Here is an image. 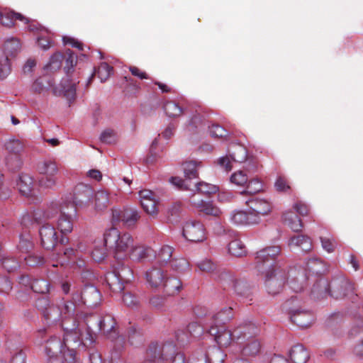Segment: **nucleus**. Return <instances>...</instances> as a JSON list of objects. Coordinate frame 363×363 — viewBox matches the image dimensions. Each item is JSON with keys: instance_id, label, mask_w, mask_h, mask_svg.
<instances>
[{"instance_id": "obj_12", "label": "nucleus", "mask_w": 363, "mask_h": 363, "mask_svg": "<svg viewBox=\"0 0 363 363\" xmlns=\"http://www.w3.org/2000/svg\"><path fill=\"white\" fill-rule=\"evenodd\" d=\"M66 348L62 340L57 336H52L46 341L45 351L48 363H63L61 354Z\"/></svg>"}, {"instance_id": "obj_50", "label": "nucleus", "mask_w": 363, "mask_h": 363, "mask_svg": "<svg viewBox=\"0 0 363 363\" xmlns=\"http://www.w3.org/2000/svg\"><path fill=\"white\" fill-rule=\"evenodd\" d=\"M208 363H223L226 357V354L220 347H212L208 353Z\"/></svg>"}, {"instance_id": "obj_19", "label": "nucleus", "mask_w": 363, "mask_h": 363, "mask_svg": "<svg viewBox=\"0 0 363 363\" xmlns=\"http://www.w3.org/2000/svg\"><path fill=\"white\" fill-rule=\"evenodd\" d=\"M208 333L214 337L215 341L220 347H228L234 340L232 330L225 328L224 326L210 325Z\"/></svg>"}, {"instance_id": "obj_49", "label": "nucleus", "mask_w": 363, "mask_h": 363, "mask_svg": "<svg viewBox=\"0 0 363 363\" xmlns=\"http://www.w3.org/2000/svg\"><path fill=\"white\" fill-rule=\"evenodd\" d=\"M64 58V55L60 52L53 54L51 56L49 62L45 66L44 69L48 72H54L58 70L61 67L62 62Z\"/></svg>"}, {"instance_id": "obj_30", "label": "nucleus", "mask_w": 363, "mask_h": 363, "mask_svg": "<svg viewBox=\"0 0 363 363\" xmlns=\"http://www.w3.org/2000/svg\"><path fill=\"white\" fill-rule=\"evenodd\" d=\"M262 343L259 339L251 338L247 340L241 350V354L244 357H256L261 352Z\"/></svg>"}, {"instance_id": "obj_14", "label": "nucleus", "mask_w": 363, "mask_h": 363, "mask_svg": "<svg viewBox=\"0 0 363 363\" xmlns=\"http://www.w3.org/2000/svg\"><path fill=\"white\" fill-rule=\"evenodd\" d=\"M167 272L161 267L152 265L145 273V280L147 287L151 289H161L164 285Z\"/></svg>"}, {"instance_id": "obj_21", "label": "nucleus", "mask_w": 363, "mask_h": 363, "mask_svg": "<svg viewBox=\"0 0 363 363\" xmlns=\"http://www.w3.org/2000/svg\"><path fill=\"white\" fill-rule=\"evenodd\" d=\"M259 330L256 325L250 321H244L239 323L232 330L234 340L239 341L245 338L251 337L256 335Z\"/></svg>"}, {"instance_id": "obj_51", "label": "nucleus", "mask_w": 363, "mask_h": 363, "mask_svg": "<svg viewBox=\"0 0 363 363\" xmlns=\"http://www.w3.org/2000/svg\"><path fill=\"white\" fill-rule=\"evenodd\" d=\"M26 264L30 267H40L46 263L45 258L40 254L31 253L24 258Z\"/></svg>"}, {"instance_id": "obj_27", "label": "nucleus", "mask_w": 363, "mask_h": 363, "mask_svg": "<svg viewBox=\"0 0 363 363\" xmlns=\"http://www.w3.org/2000/svg\"><path fill=\"white\" fill-rule=\"evenodd\" d=\"M16 185L22 195L27 197L32 196L33 195V179L29 174H20Z\"/></svg>"}, {"instance_id": "obj_10", "label": "nucleus", "mask_w": 363, "mask_h": 363, "mask_svg": "<svg viewBox=\"0 0 363 363\" xmlns=\"http://www.w3.org/2000/svg\"><path fill=\"white\" fill-rule=\"evenodd\" d=\"M199 166L200 162H197L196 161L191 160L185 162L183 164V170L185 178L182 179L177 177H172L170 179L171 182L179 190H191V180L198 178V168Z\"/></svg>"}, {"instance_id": "obj_39", "label": "nucleus", "mask_w": 363, "mask_h": 363, "mask_svg": "<svg viewBox=\"0 0 363 363\" xmlns=\"http://www.w3.org/2000/svg\"><path fill=\"white\" fill-rule=\"evenodd\" d=\"M170 268L177 274L189 273L191 271V267L189 261L184 257H175L172 259L169 263Z\"/></svg>"}, {"instance_id": "obj_54", "label": "nucleus", "mask_w": 363, "mask_h": 363, "mask_svg": "<svg viewBox=\"0 0 363 363\" xmlns=\"http://www.w3.org/2000/svg\"><path fill=\"white\" fill-rule=\"evenodd\" d=\"M174 252V248L169 245H163L159 250L157 258L158 262L161 264H167L170 262L171 257Z\"/></svg>"}, {"instance_id": "obj_40", "label": "nucleus", "mask_w": 363, "mask_h": 363, "mask_svg": "<svg viewBox=\"0 0 363 363\" xmlns=\"http://www.w3.org/2000/svg\"><path fill=\"white\" fill-rule=\"evenodd\" d=\"M106 281L109 286V289L115 293L121 292L124 289V283L119 279V277L114 271L107 274L106 277Z\"/></svg>"}, {"instance_id": "obj_53", "label": "nucleus", "mask_w": 363, "mask_h": 363, "mask_svg": "<svg viewBox=\"0 0 363 363\" xmlns=\"http://www.w3.org/2000/svg\"><path fill=\"white\" fill-rule=\"evenodd\" d=\"M1 264L8 272L16 271L20 267L19 261L13 256H5L1 259Z\"/></svg>"}, {"instance_id": "obj_47", "label": "nucleus", "mask_w": 363, "mask_h": 363, "mask_svg": "<svg viewBox=\"0 0 363 363\" xmlns=\"http://www.w3.org/2000/svg\"><path fill=\"white\" fill-rule=\"evenodd\" d=\"M5 148L10 153L9 155H20L23 150L24 145L18 139L10 138L5 143Z\"/></svg>"}, {"instance_id": "obj_11", "label": "nucleus", "mask_w": 363, "mask_h": 363, "mask_svg": "<svg viewBox=\"0 0 363 363\" xmlns=\"http://www.w3.org/2000/svg\"><path fill=\"white\" fill-rule=\"evenodd\" d=\"M245 204L248 207L250 213L256 216L257 224L261 221L262 216L268 215L272 208L269 201L255 196L247 200Z\"/></svg>"}, {"instance_id": "obj_58", "label": "nucleus", "mask_w": 363, "mask_h": 363, "mask_svg": "<svg viewBox=\"0 0 363 363\" xmlns=\"http://www.w3.org/2000/svg\"><path fill=\"white\" fill-rule=\"evenodd\" d=\"M114 272H116V274L123 283L130 282L133 279V272L128 266L122 264L120 268L114 270Z\"/></svg>"}, {"instance_id": "obj_16", "label": "nucleus", "mask_w": 363, "mask_h": 363, "mask_svg": "<svg viewBox=\"0 0 363 363\" xmlns=\"http://www.w3.org/2000/svg\"><path fill=\"white\" fill-rule=\"evenodd\" d=\"M41 245L46 250H52L57 244L59 238L55 227L50 223L43 224L39 229Z\"/></svg>"}, {"instance_id": "obj_62", "label": "nucleus", "mask_w": 363, "mask_h": 363, "mask_svg": "<svg viewBox=\"0 0 363 363\" xmlns=\"http://www.w3.org/2000/svg\"><path fill=\"white\" fill-rule=\"evenodd\" d=\"M123 301L128 307L137 308L140 305L138 297L132 292H125L123 296Z\"/></svg>"}, {"instance_id": "obj_45", "label": "nucleus", "mask_w": 363, "mask_h": 363, "mask_svg": "<svg viewBox=\"0 0 363 363\" xmlns=\"http://www.w3.org/2000/svg\"><path fill=\"white\" fill-rule=\"evenodd\" d=\"M34 247L31 235L29 233H22L19 237L17 248L22 253H29Z\"/></svg>"}, {"instance_id": "obj_29", "label": "nucleus", "mask_w": 363, "mask_h": 363, "mask_svg": "<svg viewBox=\"0 0 363 363\" xmlns=\"http://www.w3.org/2000/svg\"><path fill=\"white\" fill-rule=\"evenodd\" d=\"M167 347V342L164 343H157V342H152L147 347L145 354V359L142 363H162V357H163V352H157L155 354V357H150V351L152 350L154 351V349H156V350H165Z\"/></svg>"}, {"instance_id": "obj_57", "label": "nucleus", "mask_w": 363, "mask_h": 363, "mask_svg": "<svg viewBox=\"0 0 363 363\" xmlns=\"http://www.w3.org/2000/svg\"><path fill=\"white\" fill-rule=\"evenodd\" d=\"M194 186H196L198 192L206 195L216 194L218 191L217 186L204 182L194 184Z\"/></svg>"}, {"instance_id": "obj_9", "label": "nucleus", "mask_w": 363, "mask_h": 363, "mask_svg": "<svg viewBox=\"0 0 363 363\" xmlns=\"http://www.w3.org/2000/svg\"><path fill=\"white\" fill-rule=\"evenodd\" d=\"M99 333L103 334L112 342H115L114 347L117 350L123 347L125 339L122 335H119L116 321L112 315L106 314L101 317Z\"/></svg>"}, {"instance_id": "obj_2", "label": "nucleus", "mask_w": 363, "mask_h": 363, "mask_svg": "<svg viewBox=\"0 0 363 363\" xmlns=\"http://www.w3.org/2000/svg\"><path fill=\"white\" fill-rule=\"evenodd\" d=\"M312 293L322 297L329 294L336 299L348 297L352 301L357 297L354 284L343 276L333 279L330 283L325 279H320L313 285Z\"/></svg>"}, {"instance_id": "obj_31", "label": "nucleus", "mask_w": 363, "mask_h": 363, "mask_svg": "<svg viewBox=\"0 0 363 363\" xmlns=\"http://www.w3.org/2000/svg\"><path fill=\"white\" fill-rule=\"evenodd\" d=\"M289 357L294 363H306L309 359V353L302 345H296L290 350Z\"/></svg>"}, {"instance_id": "obj_20", "label": "nucleus", "mask_w": 363, "mask_h": 363, "mask_svg": "<svg viewBox=\"0 0 363 363\" xmlns=\"http://www.w3.org/2000/svg\"><path fill=\"white\" fill-rule=\"evenodd\" d=\"M73 217L71 213L61 211L57 221V228L62 235L60 240L61 244L66 245L68 243L69 239L65 235L73 230Z\"/></svg>"}, {"instance_id": "obj_23", "label": "nucleus", "mask_w": 363, "mask_h": 363, "mask_svg": "<svg viewBox=\"0 0 363 363\" xmlns=\"http://www.w3.org/2000/svg\"><path fill=\"white\" fill-rule=\"evenodd\" d=\"M63 211L57 203H51L45 211L40 209L33 211L35 221L40 223L54 218L59 212Z\"/></svg>"}, {"instance_id": "obj_52", "label": "nucleus", "mask_w": 363, "mask_h": 363, "mask_svg": "<svg viewBox=\"0 0 363 363\" xmlns=\"http://www.w3.org/2000/svg\"><path fill=\"white\" fill-rule=\"evenodd\" d=\"M164 110L169 117L175 118L182 115L183 108L173 101H167L164 105Z\"/></svg>"}, {"instance_id": "obj_25", "label": "nucleus", "mask_w": 363, "mask_h": 363, "mask_svg": "<svg viewBox=\"0 0 363 363\" xmlns=\"http://www.w3.org/2000/svg\"><path fill=\"white\" fill-rule=\"evenodd\" d=\"M16 20L23 21L25 24L30 23V20L19 13L13 11H4L0 13V23L4 26L12 27Z\"/></svg>"}, {"instance_id": "obj_63", "label": "nucleus", "mask_w": 363, "mask_h": 363, "mask_svg": "<svg viewBox=\"0 0 363 363\" xmlns=\"http://www.w3.org/2000/svg\"><path fill=\"white\" fill-rule=\"evenodd\" d=\"M50 86L52 84L46 77H40L33 82L32 89L34 92L40 94Z\"/></svg>"}, {"instance_id": "obj_61", "label": "nucleus", "mask_w": 363, "mask_h": 363, "mask_svg": "<svg viewBox=\"0 0 363 363\" xmlns=\"http://www.w3.org/2000/svg\"><path fill=\"white\" fill-rule=\"evenodd\" d=\"M231 183L242 186L248 182V177L243 171L239 170L234 172L230 177Z\"/></svg>"}, {"instance_id": "obj_13", "label": "nucleus", "mask_w": 363, "mask_h": 363, "mask_svg": "<svg viewBox=\"0 0 363 363\" xmlns=\"http://www.w3.org/2000/svg\"><path fill=\"white\" fill-rule=\"evenodd\" d=\"M101 317L95 314H86L84 315L83 322L79 323L82 330L86 335L85 340H89V344L92 345L96 339V334L100 330V323Z\"/></svg>"}, {"instance_id": "obj_64", "label": "nucleus", "mask_w": 363, "mask_h": 363, "mask_svg": "<svg viewBox=\"0 0 363 363\" xmlns=\"http://www.w3.org/2000/svg\"><path fill=\"white\" fill-rule=\"evenodd\" d=\"M189 363H208L206 352L203 350L194 352L189 360Z\"/></svg>"}, {"instance_id": "obj_34", "label": "nucleus", "mask_w": 363, "mask_h": 363, "mask_svg": "<svg viewBox=\"0 0 363 363\" xmlns=\"http://www.w3.org/2000/svg\"><path fill=\"white\" fill-rule=\"evenodd\" d=\"M233 318V308L225 307L212 316L211 325L223 326L226 323L232 320Z\"/></svg>"}, {"instance_id": "obj_24", "label": "nucleus", "mask_w": 363, "mask_h": 363, "mask_svg": "<svg viewBox=\"0 0 363 363\" xmlns=\"http://www.w3.org/2000/svg\"><path fill=\"white\" fill-rule=\"evenodd\" d=\"M137 211H125L123 212L113 211V220L114 221L121 220L128 227L133 226L140 218Z\"/></svg>"}, {"instance_id": "obj_60", "label": "nucleus", "mask_w": 363, "mask_h": 363, "mask_svg": "<svg viewBox=\"0 0 363 363\" xmlns=\"http://www.w3.org/2000/svg\"><path fill=\"white\" fill-rule=\"evenodd\" d=\"M6 164L8 168L11 171H16L22 166V160L20 155H9L6 158Z\"/></svg>"}, {"instance_id": "obj_41", "label": "nucleus", "mask_w": 363, "mask_h": 363, "mask_svg": "<svg viewBox=\"0 0 363 363\" xmlns=\"http://www.w3.org/2000/svg\"><path fill=\"white\" fill-rule=\"evenodd\" d=\"M113 67L110 66L108 63H101L98 68L95 70L94 74L90 77L87 83V86L91 83L94 75H96L100 79L101 82H104L109 78L111 74L113 73Z\"/></svg>"}, {"instance_id": "obj_55", "label": "nucleus", "mask_w": 363, "mask_h": 363, "mask_svg": "<svg viewBox=\"0 0 363 363\" xmlns=\"http://www.w3.org/2000/svg\"><path fill=\"white\" fill-rule=\"evenodd\" d=\"M167 297L165 296L155 294L152 296L149 299V304L151 308L162 311L167 306Z\"/></svg>"}, {"instance_id": "obj_6", "label": "nucleus", "mask_w": 363, "mask_h": 363, "mask_svg": "<svg viewBox=\"0 0 363 363\" xmlns=\"http://www.w3.org/2000/svg\"><path fill=\"white\" fill-rule=\"evenodd\" d=\"M64 330V337L62 342L66 347H69L71 343L79 345L83 344L85 346L89 345V340H85L86 335L82 330V325L77 324L76 320L72 318L67 322H64L61 325Z\"/></svg>"}, {"instance_id": "obj_7", "label": "nucleus", "mask_w": 363, "mask_h": 363, "mask_svg": "<svg viewBox=\"0 0 363 363\" xmlns=\"http://www.w3.org/2000/svg\"><path fill=\"white\" fill-rule=\"evenodd\" d=\"M37 170L40 175L38 179L40 187L51 189L56 185L59 169L55 161L48 160L38 162Z\"/></svg>"}, {"instance_id": "obj_37", "label": "nucleus", "mask_w": 363, "mask_h": 363, "mask_svg": "<svg viewBox=\"0 0 363 363\" xmlns=\"http://www.w3.org/2000/svg\"><path fill=\"white\" fill-rule=\"evenodd\" d=\"M229 157L235 162H243L247 157V149L240 144H233L229 150Z\"/></svg>"}, {"instance_id": "obj_4", "label": "nucleus", "mask_w": 363, "mask_h": 363, "mask_svg": "<svg viewBox=\"0 0 363 363\" xmlns=\"http://www.w3.org/2000/svg\"><path fill=\"white\" fill-rule=\"evenodd\" d=\"M298 303L297 298L292 297L284 303V309L288 311L294 324L300 328H307L313 323L315 315L311 311L302 309Z\"/></svg>"}, {"instance_id": "obj_33", "label": "nucleus", "mask_w": 363, "mask_h": 363, "mask_svg": "<svg viewBox=\"0 0 363 363\" xmlns=\"http://www.w3.org/2000/svg\"><path fill=\"white\" fill-rule=\"evenodd\" d=\"M182 288V281L174 277H169L168 273L166 274L164 285L162 288L169 295L178 294Z\"/></svg>"}, {"instance_id": "obj_43", "label": "nucleus", "mask_w": 363, "mask_h": 363, "mask_svg": "<svg viewBox=\"0 0 363 363\" xmlns=\"http://www.w3.org/2000/svg\"><path fill=\"white\" fill-rule=\"evenodd\" d=\"M21 43L16 38H11L5 41L4 44V52L5 56L9 59V57H15L18 52L20 50Z\"/></svg>"}, {"instance_id": "obj_26", "label": "nucleus", "mask_w": 363, "mask_h": 363, "mask_svg": "<svg viewBox=\"0 0 363 363\" xmlns=\"http://www.w3.org/2000/svg\"><path fill=\"white\" fill-rule=\"evenodd\" d=\"M230 220L235 225H245L257 224L256 216H252L249 211H233L230 214Z\"/></svg>"}, {"instance_id": "obj_15", "label": "nucleus", "mask_w": 363, "mask_h": 363, "mask_svg": "<svg viewBox=\"0 0 363 363\" xmlns=\"http://www.w3.org/2000/svg\"><path fill=\"white\" fill-rule=\"evenodd\" d=\"M183 236L190 242H203L206 239L203 225L199 221L186 222L183 227Z\"/></svg>"}, {"instance_id": "obj_42", "label": "nucleus", "mask_w": 363, "mask_h": 363, "mask_svg": "<svg viewBox=\"0 0 363 363\" xmlns=\"http://www.w3.org/2000/svg\"><path fill=\"white\" fill-rule=\"evenodd\" d=\"M110 205L109 194L105 191H99L94 194V208L102 211Z\"/></svg>"}, {"instance_id": "obj_56", "label": "nucleus", "mask_w": 363, "mask_h": 363, "mask_svg": "<svg viewBox=\"0 0 363 363\" xmlns=\"http://www.w3.org/2000/svg\"><path fill=\"white\" fill-rule=\"evenodd\" d=\"M32 290L38 294H47L50 291V284L45 279H35L30 284Z\"/></svg>"}, {"instance_id": "obj_28", "label": "nucleus", "mask_w": 363, "mask_h": 363, "mask_svg": "<svg viewBox=\"0 0 363 363\" xmlns=\"http://www.w3.org/2000/svg\"><path fill=\"white\" fill-rule=\"evenodd\" d=\"M191 204L197 208L199 211L203 213L206 215L213 216L214 217H219L222 213L219 208L216 206L212 202H206L203 200H196L191 199Z\"/></svg>"}, {"instance_id": "obj_36", "label": "nucleus", "mask_w": 363, "mask_h": 363, "mask_svg": "<svg viewBox=\"0 0 363 363\" xmlns=\"http://www.w3.org/2000/svg\"><path fill=\"white\" fill-rule=\"evenodd\" d=\"M235 292L243 298H249L252 301V286L245 280H235L233 284Z\"/></svg>"}, {"instance_id": "obj_48", "label": "nucleus", "mask_w": 363, "mask_h": 363, "mask_svg": "<svg viewBox=\"0 0 363 363\" xmlns=\"http://www.w3.org/2000/svg\"><path fill=\"white\" fill-rule=\"evenodd\" d=\"M108 246H106L104 240L103 242L96 243L94 250L91 252V257L96 262H101L107 256Z\"/></svg>"}, {"instance_id": "obj_1", "label": "nucleus", "mask_w": 363, "mask_h": 363, "mask_svg": "<svg viewBox=\"0 0 363 363\" xmlns=\"http://www.w3.org/2000/svg\"><path fill=\"white\" fill-rule=\"evenodd\" d=\"M280 253L279 246H269L257 252L255 257V268L264 274L266 291L272 296L282 291L288 278L286 271L276 262Z\"/></svg>"}, {"instance_id": "obj_3", "label": "nucleus", "mask_w": 363, "mask_h": 363, "mask_svg": "<svg viewBox=\"0 0 363 363\" xmlns=\"http://www.w3.org/2000/svg\"><path fill=\"white\" fill-rule=\"evenodd\" d=\"M104 242L110 250H113L116 259H123L133 246L134 239L128 233H121L117 228H111L104 233Z\"/></svg>"}, {"instance_id": "obj_35", "label": "nucleus", "mask_w": 363, "mask_h": 363, "mask_svg": "<svg viewBox=\"0 0 363 363\" xmlns=\"http://www.w3.org/2000/svg\"><path fill=\"white\" fill-rule=\"evenodd\" d=\"M152 252V249L149 247L133 243V246L131 247L130 250V256L133 259L140 262L150 257Z\"/></svg>"}, {"instance_id": "obj_22", "label": "nucleus", "mask_w": 363, "mask_h": 363, "mask_svg": "<svg viewBox=\"0 0 363 363\" xmlns=\"http://www.w3.org/2000/svg\"><path fill=\"white\" fill-rule=\"evenodd\" d=\"M94 189L89 185L78 184L74 189L73 200L76 205L82 206L90 202Z\"/></svg>"}, {"instance_id": "obj_8", "label": "nucleus", "mask_w": 363, "mask_h": 363, "mask_svg": "<svg viewBox=\"0 0 363 363\" xmlns=\"http://www.w3.org/2000/svg\"><path fill=\"white\" fill-rule=\"evenodd\" d=\"M72 302L76 305H86L89 307H96L101 301V294L96 286L86 284L81 290L74 291L72 294Z\"/></svg>"}, {"instance_id": "obj_5", "label": "nucleus", "mask_w": 363, "mask_h": 363, "mask_svg": "<svg viewBox=\"0 0 363 363\" xmlns=\"http://www.w3.org/2000/svg\"><path fill=\"white\" fill-rule=\"evenodd\" d=\"M74 313V304L69 301L62 299L57 304H51L49 308L44 312L43 316L48 323H55L61 320V325L73 318Z\"/></svg>"}, {"instance_id": "obj_18", "label": "nucleus", "mask_w": 363, "mask_h": 363, "mask_svg": "<svg viewBox=\"0 0 363 363\" xmlns=\"http://www.w3.org/2000/svg\"><path fill=\"white\" fill-rule=\"evenodd\" d=\"M157 352H159V350H156V349H154L152 352L150 350L149 352L150 356L155 355ZM164 352L162 354V363H185L186 358L184 354L177 351L176 345L173 342H167L164 351L162 350L160 352H160Z\"/></svg>"}, {"instance_id": "obj_17", "label": "nucleus", "mask_w": 363, "mask_h": 363, "mask_svg": "<svg viewBox=\"0 0 363 363\" xmlns=\"http://www.w3.org/2000/svg\"><path fill=\"white\" fill-rule=\"evenodd\" d=\"M140 201L143 210L152 217L158 214L157 203L153 191L148 189H143L139 191Z\"/></svg>"}, {"instance_id": "obj_46", "label": "nucleus", "mask_w": 363, "mask_h": 363, "mask_svg": "<svg viewBox=\"0 0 363 363\" xmlns=\"http://www.w3.org/2000/svg\"><path fill=\"white\" fill-rule=\"evenodd\" d=\"M228 252L235 257H242L247 253L246 247L240 239H235L229 243Z\"/></svg>"}, {"instance_id": "obj_44", "label": "nucleus", "mask_w": 363, "mask_h": 363, "mask_svg": "<svg viewBox=\"0 0 363 363\" xmlns=\"http://www.w3.org/2000/svg\"><path fill=\"white\" fill-rule=\"evenodd\" d=\"M79 81H73L67 79L61 83V91L64 96L70 101L74 100L76 95V86L79 84Z\"/></svg>"}, {"instance_id": "obj_38", "label": "nucleus", "mask_w": 363, "mask_h": 363, "mask_svg": "<svg viewBox=\"0 0 363 363\" xmlns=\"http://www.w3.org/2000/svg\"><path fill=\"white\" fill-rule=\"evenodd\" d=\"M284 222L292 230L298 232L301 230L303 224L299 217L292 211H286L282 216Z\"/></svg>"}, {"instance_id": "obj_32", "label": "nucleus", "mask_w": 363, "mask_h": 363, "mask_svg": "<svg viewBox=\"0 0 363 363\" xmlns=\"http://www.w3.org/2000/svg\"><path fill=\"white\" fill-rule=\"evenodd\" d=\"M289 245L291 247H300L305 252L311 251L313 248L311 239L303 235L292 237L289 242Z\"/></svg>"}, {"instance_id": "obj_59", "label": "nucleus", "mask_w": 363, "mask_h": 363, "mask_svg": "<svg viewBox=\"0 0 363 363\" xmlns=\"http://www.w3.org/2000/svg\"><path fill=\"white\" fill-rule=\"evenodd\" d=\"M128 336L130 343L133 345H138L142 343L143 340L140 331L134 326L129 328L128 330Z\"/></svg>"}]
</instances>
